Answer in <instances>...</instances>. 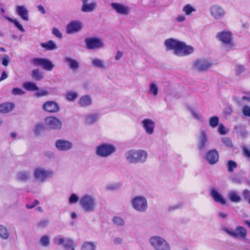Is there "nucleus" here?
Listing matches in <instances>:
<instances>
[{
    "mask_svg": "<svg viewBox=\"0 0 250 250\" xmlns=\"http://www.w3.org/2000/svg\"><path fill=\"white\" fill-rule=\"evenodd\" d=\"M164 44L167 51L173 50L174 54L180 57L188 55L194 51L192 46L172 38L165 40Z\"/></svg>",
    "mask_w": 250,
    "mask_h": 250,
    "instance_id": "nucleus-1",
    "label": "nucleus"
},
{
    "mask_svg": "<svg viewBox=\"0 0 250 250\" xmlns=\"http://www.w3.org/2000/svg\"><path fill=\"white\" fill-rule=\"evenodd\" d=\"M147 157V152L143 150H130L125 153L126 160L129 163H144Z\"/></svg>",
    "mask_w": 250,
    "mask_h": 250,
    "instance_id": "nucleus-2",
    "label": "nucleus"
},
{
    "mask_svg": "<svg viewBox=\"0 0 250 250\" xmlns=\"http://www.w3.org/2000/svg\"><path fill=\"white\" fill-rule=\"evenodd\" d=\"M151 245L156 250H169L170 247L166 241L161 237L152 236L149 240Z\"/></svg>",
    "mask_w": 250,
    "mask_h": 250,
    "instance_id": "nucleus-3",
    "label": "nucleus"
},
{
    "mask_svg": "<svg viewBox=\"0 0 250 250\" xmlns=\"http://www.w3.org/2000/svg\"><path fill=\"white\" fill-rule=\"evenodd\" d=\"M31 62L35 66H42L44 70L47 71H51L54 67L50 61L44 58H34L31 60Z\"/></svg>",
    "mask_w": 250,
    "mask_h": 250,
    "instance_id": "nucleus-4",
    "label": "nucleus"
},
{
    "mask_svg": "<svg viewBox=\"0 0 250 250\" xmlns=\"http://www.w3.org/2000/svg\"><path fill=\"white\" fill-rule=\"evenodd\" d=\"M80 204L85 211H91L94 210L96 203L94 199L91 196L84 195L81 198Z\"/></svg>",
    "mask_w": 250,
    "mask_h": 250,
    "instance_id": "nucleus-5",
    "label": "nucleus"
},
{
    "mask_svg": "<svg viewBox=\"0 0 250 250\" xmlns=\"http://www.w3.org/2000/svg\"><path fill=\"white\" fill-rule=\"evenodd\" d=\"M133 208L139 211H144L147 208L146 199L143 196H136L132 200Z\"/></svg>",
    "mask_w": 250,
    "mask_h": 250,
    "instance_id": "nucleus-6",
    "label": "nucleus"
},
{
    "mask_svg": "<svg viewBox=\"0 0 250 250\" xmlns=\"http://www.w3.org/2000/svg\"><path fill=\"white\" fill-rule=\"evenodd\" d=\"M116 148L113 145L103 144L97 147L96 153L101 157H107L115 152Z\"/></svg>",
    "mask_w": 250,
    "mask_h": 250,
    "instance_id": "nucleus-7",
    "label": "nucleus"
},
{
    "mask_svg": "<svg viewBox=\"0 0 250 250\" xmlns=\"http://www.w3.org/2000/svg\"><path fill=\"white\" fill-rule=\"evenodd\" d=\"M224 231L229 236L234 238H240L242 239H246L247 235L246 229L242 226H237L235 231H231L227 228Z\"/></svg>",
    "mask_w": 250,
    "mask_h": 250,
    "instance_id": "nucleus-8",
    "label": "nucleus"
},
{
    "mask_svg": "<svg viewBox=\"0 0 250 250\" xmlns=\"http://www.w3.org/2000/svg\"><path fill=\"white\" fill-rule=\"evenodd\" d=\"M53 175V172L51 170H46L44 168L38 167L35 169L34 176L35 177L42 181H44L47 178L51 177Z\"/></svg>",
    "mask_w": 250,
    "mask_h": 250,
    "instance_id": "nucleus-9",
    "label": "nucleus"
},
{
    "mask_svg": "<svg viewBox=\"0 0 250 250\" xmlns=\"http://www.w3.org/2000/svg\"><path fill=\"white\" fill-rule=\"evenodd\" d=\"M216 37L218 40L225 44H229L231 46L233 45L232 34L229 31H223L219 32L217 34Z\"/></svg>",
    "mask_w": 250,
    "mask_h": 250,
    "instance_id": "nucleus-10",
    "label": "nucleus"
},
{
    "mask_svg": "<svg viewBox=\"0 0 250 250\" xmlns=\"http://www.w3.org/2000/svg\"><path fill=\"white\" fill-rule=\"evenodd\" d=\"M195 67L200 71H205L209 69L212 63L207 60L199 59L194 62Z\"/></svg>",
    "mask_w": 250,
    "mask_h": 250,
    "instance_id": "nucleus-11",
    "label": "nucleus"
},
{
    "mask_svg": "<svg viewBox=\"0 0 250 250\" xmlns=\"http://www.w3.org/2000/svg\"><path fill=\"white\" fill-rule=\"evenodd\" d=\"M86 47L89 49H94L103 46L100 39L96 38H89L85 39Z\"/></svg>",
    "mask_w": 250,
    "mask_h": 250,
    "instance_id": "nucleus-12",
    "label": "nucleus"
},
{
    "mask_svg": "<svg viewBox=\"0 0 250 250\" xmlns=\"http://www.w3.org/2000/svg\"><path fill=\"white\" fill-rule=\"evenodd\" d=\"M46 124L51 129H59L62 127V123L54 116L47 117L45 119Z\"/></svg>",
    "mask_w": 250,
    "mask_h": 250,
    "instance_id": "nucleus-13",
    "label": "nucleus"
},
{
    "mask_svg": "<svg viewBox=\"0 0 250 250\" xmlns=\"http://www.w3.org/2000/svg\"><path fill=\"white\" fill-rule=\"evenodd\" d=\"M42 109L47 112L56 113L60 110V107L56 102L49 101L43 104Z\"/></svg>",
    "mask_w": 250,
    "mask_h": 250,
    "instance_id": "nucleus-14",
    "label": "nucleus"
},
{
    "mask_svg": "<svg viewBox=\"0 0 250 250\" xmlns=\"http://www.w3.org/2000/svg\"><path fill=\"white\" fill-rule=\"evenodd\" d=\"M211 16L215 19H219L223 18L225 12L224 10L218 5H214L210 8Z\"/></svg>",
    "mask_w": 250,
    "mask_h": 250,
    "instance_id": "nucleus-15",
    "label": "nucleus"
},
{
    "mask_svg": "<svg viewBox=\"0 0 250 250\" xmlns=\"http://www.w3.org/2000/svg\"><path fill=\"white\" fill-rule=\"evenodd\" d=\"M206 160L210 165L216 164L219 160V154L215 149L208 151L205 156Z\"/></svg>",
    "mask_w": 250,
    "mask_h": 250,
    "instance_id": "nucleus-16",
    "label": "nucleus"
},
{
    "mask_svg": "<svg viewBox=\"0 0 250 250\" xmlns=\"http://www.w3.org/2000/svg\"><path fill=\"white\" fill-rule=\"evenodd\" d=\"M82 29V24L79 21H72L66 26V33L73 34L80 31Z\"/></svg>",
    "mask_w": 250,
    "mask_h": 250,
    "instance_id": "nucleus-17",
    "label": "nucleus"
},
{
    "mask_svg": "<svg viewBox=\"0 0 250 250\" xmlns=\"http://www.w3.org/2000/svg\"><path fill=\"white\" fill-rule=\"evenodd\" d=\"M111 5L118 13L122 15H127L130 11V9L123 4L113 2Z\"/></svg>",
    "mask_w": 250,
    "mask_h": 250,
    "instance_id": "nucleus-18",
    "label": "nucleus"
},
{
    "mask_svg": "<svg viewBox=\"0 0 250 250\" xmlns=\"http://www.w3.org/2000/svg\"><path fill=\"white\" fill-rule=\"evenodd\" d=\"M56 147L60 150L66 151L70 149L72 146L71 142L63 140H58L56 142Z\"/></svg>",
    "mask_w": 250,
    "mask_h": 250,
    "instance_id": "nucleus-19",
    "label": "nucleus"
},
{
    "mask_svg": "<svg viewBox=\"0 0 250 250\" xmlns=\"http://www.w3.org/2000/svg\"><path fill=\"white\" fill-rule=\"evenodd\" d=\"M143 126L146 132L149 134H152L154 132L155 125L152 120L146 119L142 121Z\"/></svg>",
    "mask_w": 250,
    "mask_h": 250,
    "instance_id": "nucleus-20",
    "label": "nucleus"
},
{
    "mask_svg": "<svg viewBox=\"0 0 250 250\" xmlns=\"http://www.w3.org/2000/svg\"><path fill=\"white\" fill-rule=\"evenodd\" d=\"M16 11L23 20L25 21L29 20L28 11L24 6H17L16 7Z\"/></svg>",
    "mask_w": 250,
    "mask_h": 250,
    "instance_id": "nucleus-21",
    "label": "nucleus"
},
{
    "mask_svg": "<svg viewBox=\"0 0 250 250\" xmlns=\"http://www.w3.org/2000/svg\"><path fill=\"white\" fill-rule=\"evenodd\" d=\"M210 195L215 202L219 203L222 205H225L226 202L223 196L214 189H212L210 192Z\"/></svg>",
    "mask_w": 250,
    "mask_h": 250,
    "instance_id": "nucleus-22",
    "label": "nucleus"
},
{
    "mask_svg": "<svg viewBox=\"0 0 250 250\" xmlns=\"http://www.w3.org/2000/svg\"><path fill=\"white\" fill-rule=\"evenodd\" d=\"M65 242L64 247L67 249L70 250H75V243L72 239H67L65 240L63 238H60L58 239V244L59 245L62 244Z\"/></svg>",
    "mask_w": 250,
    "mask_h": 250,
    "instance_id": "nucleus-23",
    "label": "nucleus"
},
{
    "mask_svg": "<svg viewBox=\"0 0 250 250\" xmlns=\"http://www.w3.org/2000/svg\"><path fill=\"white\" fill-rule=\"evenodd\" d=\"M15 107V104L12 102H5L0 104V112L6 113L11 111Z\"/></svg>",
    "mask_w": 250,
    "mask_h": 250,
    "instance_id": "nucleus-24",
    "label": "nucleus"
},
{
    "mask_svg": "<svg viewBox=\"0 0 250 250\" xmlns=\"http://www.w3.org/2000/svg\"><path fill=\"white\" fill-rule=\"evenodd\" d=\"M79 103L82 107L87 106L92 104V99L89 95H84L80 98Z\"/></svg>",
    "mask_w": 250,
    "mask_h": 250,
    "instance_id": "nucleus-25",
    "label": "nucleus"
},
{
    "mask_svg": "<svg viewBox=\"0 0 250 250\" xmlns=\"http://www.w3.org/2000/svg\"><path fill=\"white\" fill-rule=\"evenodd\" d=\"M208 142V138L205 131H202L201 133L200 138L198 144V148L202 150Z\"/></svg>",
    "mask_w": 250,
    "mask_h": 250,
    "instance_id": "nucleus-26",
    "label": "nucleus"
},
{
    "mask_svg": "<svg viewBox=\"0 0 250 250\" xmlns=\"http://www.w3.org/2000/svg\"><path fill=\"white\" fill-rule=\"evenodd\" d=\"M96 5L97 3L95 2H93L90 3H87L86 2L83 3L81 10L84 12H92L96 8Z\"/></svg>",
    "mask_w": 250,
    "mask_h": 250,
    "instance_id": "nucleus-27",
    "label": "nucleus"
},
{
    "mask_svg": "<svg viewBox=\"0 0 250 250\" xmlns=\"http://www.w3.org/2000/svg\"><path fill=\"white\" fill-rule=\"evenodd\" d=\"M23 87L27 91H38L39 88L37 85L31 82H26L23 83Z\"/></svg>",
    "mask_w": 250,
    "mask_h": 250,
    "instance_id": "nucleus-28",
    "label": "nucleus"
},
{
    "mask_svg": "<svg viewBox=\"0 0 250 250\" xmlns=\"http://www.w3.org/2000/svg\"><path fill=\"white\" fill-rule=\"evenodd\" d=\"M65 61L69 63V66L71 69L76 70L79 67V63L76 60L68 57L65 58Z\"/></svg>",
    "mask_w": 250,
    "mask_h": 250,
    "instance_id": "nucleus-29",
    "label": "nucleus"
},
{
    "mask_svg": "<svg viewBox=\"0 0 250 250\" xmlns=\"http://www.w3.org/2000/svg\"><path fill=\"white\" fill-rule=\"evenodd\" d=\"M98 120V115L96 114H90L85 117L86 124L91 125L95 123Z\"/></svg>",
    "mask_w": 250,
    "mask_h": 250,
    "instance_id": "nucleus-30",
    "label": "nucleus"
},
{
    "mask_svg": "<svg viewBox=\"0 0 250 250\" xmlns=\"http://www.w3.org/2000/svg\"><path fill=\"white\" fill-rule=\"evenodd\" d=\"M31 76L36 81H40L43 79V75L40 72L39 69H34L32 71Z\"/></svg>",
    "mask_w": 250,
    "mask_h": 250,
    "instance_id": "nucleus-31",
    "label": "nucleus"
},
{
    "mask_svg": "<svg viewBox=\"0 0 250 250\" xmlns=\"http://www.w3.org/2000/svg\"><path fill=\"white\" fill-rule=\"evenodd\" d=\"M229 199L231 202L239 203L241 201V197L235 191H231L229 194Z\"/></svg>",
    "mask_w": 250,
    "mask_h": 250,
    "instance_id": "nucleus-32",
    "label": "nucleus"
},
{
    "mask_svg": "<svg viewBox=\"0 0 250 250\" xmlns=\"http://www.w3.org/2000/svg\"><path fill=\"white\" fill-rule=\"evenodd\" d=\"M82 250H95L96 246L93 242H85L82 246Z\"/></svg>",
    "mask_w": 250,
    "mask_h": 250,
    "instance_id": "nucleus-33",
    "label": "nucleus"
},
{
    "mask_svg": "<svg viewBox=\"0 0 250 250\" xmlns=\"http://www.w3.org/2000/svg\"><path fill=\"white\" fill-rule=\"evenodd\" d=\"M41 45L46 50H52L56 48V45L53 41L50 40L47 42L42 43Z\"/></svg>",
    "mask_w": 250,
    "mask_h": 250,
    "instance_id": "nucleus-34",
    "label": "nucleus"
},
{
    "mask_svg": "<svg viewBox=\"0 0 250 250\" xmlns=\"http://www.w3.org/2000/svg\"><path fill=\"white\" fill-rule=\"evenodd\" d=\"M0 236L4 239H7L9 237V233L6 228L1 225H0Z\"/></svg>",
    "mask_w": 250,
    "mask_h": 250,
    "instance_id": "nucleus-35",
    "label": "nucleus"
},
{
    "mask_svg": "<svg viewBox=\"0 0 250 250\" xmlns=\"http://www.w3.org/2000/svg\"><path fill=\"white\" fill-rule=\"evenodd\" d=\"M77 97V94L72 91L68 92L66 95V99L70 102L73 101Z\"/></svg>",
    "mask_w": 250,
    "mask_h": 250,
    "instance_id": "nucleus-36",
    "label": "nucleus"
},
{
    "mask_svg": "<svg viewBox=\"0 0 250 250\" xmlns=\"http://www.w3.org/2000/svg\"><path fill=\"white\" fill-rule=\"evenodd\" d=\"M36 91L37 92L35 93V96L37 97L46 96L49 95V92L46 89L42 88L41 90L39 89L38 91Z\"/></svg>",
    "mask_w": 250,
    "mask_h": 250,
    "instance_id": "nucleus-37",
    "label": "nucleus"
},
{
    "mask_svg": "<svg viewBox=\"0 0 250 250\" xmlns=\"http://www.w3.org/2000/svg\"><path fill=\"white\" fill-rule=\"evenodd\" d=\"M219 124V118L217 116L211 117L209 119V125L212 127H216Z\"/></svg>",
    "mask_w": 250,
    "mask_h": 250,
    "instance_id": "nucleus-38",
    "label": "nucleus"
},
{
    "mask_svg": "<svg viewBox=\"0 0 250 250\" xmlns=\"http://www.w3.org/2000/svg\"><path fill=\"white\" fill-rule=\"evenodd\" d=\"M237 165L236 163L232 160H229L228 162V170L229 172H232L234 168H236Z\"/></svg>",
    "mask_w": 250,
    "mask_h": 250,
    "instance_id": "nucleus-39",
    "label": "nucleus"
},
{
    "mask_svg": "<svg viewBox=\"0 0 250 250\" xmlns=\"http://www.w3.org/2000/svg\"><path fill=\"white\" fill-rule=\"evenodd\" d=\"M183 10L184 12H185L186 15H188L190 14L192 12L195 11V9L190 4H187L183 7Z\"/></svg>",
    "mask_w": 250,
    "mask_h": 250,
    "instance_id": "nucleus-40",
    "label": "nucleus"
},
{
    "mask_svg": "<svg viewBox=\"0 0 250 250\" xmlns=\"http://www.w3.org/2000/svg\"><path fill=\"white\" fill-rule=\"evenodd\" d=\"M18 179L21 181H26L28 178L29 175L28 173L26 172H21L19 173L18 175Z\"/></svg>",
    "mask_w": 250,
    "mask_h": 250,
    "instance_id": "nucleus-41",
    "label": "nucleus"
},
{
    "mask_svg": "<svg viewBox=\"0 0 250 250\" xmlns=\"http://www.w3.org/2000/svg\"><path fill=\"white\" fill-rule=\"evenodd\" d=\"M44 129L43 125L39 124L37 125L35 128V133L36 135H39Z\"/></svg>",
    "mask_w": 250,
    "mask_h": 250,
    "instance_id": "nucleus-42",
    "label": "nucleus"
},
{
    "mask_svg": "<svg viewBox=\"0 0 250 250\" xmlns=\"http://www.w3.org/2000/svg\"><path fill=\"white\" fill-rule=\"evenodd\" d=\"M41 243L42 245L44 247L47 246L49 244V238L46 235H44L41 239Z\"/></svg>",
    "mask_w": 250,
    "mask_h": 250,
    "instance_id": "nucleus-43",
    "label": "nucleus"
},
{
    "mask_svg": "<svg viewBox=\"0 0 250 250\" xmlns=\"http://www.w3.org/2000/svg\"><path fill=\"white\" fill-rule=\"evenodd\" d=\"M150 91L154 95L156 96L158 94V89L157 86L153 83H151L150 84Z\"/></svg>",
    "mask_w": 250,
    "mask_h": 250,
    "instance_id": "nucleus-44",
    "label": "nucleus"
},
{
    "mask_svg": "<svg viewBox=\"0 0 250 250\" xmlns=\"http://www.w3.org/2000/svg\"><path fill=\"white\" fill-rule=\"evenodd\" d=\"M25 93L21 89L15 87L12 89V94L14 95H22Z\"/></svg>",
    "mask_w": 250,
    "mask_h": 250,
    "instance_id": "nucleus-45",
    "label": "nucleus"
},
{
    "mask_svg": "<svg viewBox=\"0 0 250 250\" xmlns=\"http://www.w3.org/2000/svg\"><path fill=\"white\" fill-rule=\"evenodd\" d=\"M92 64L93 65L98 68H102L104 66L103 62L99 59H93Z\"/></svg>",
    "mask_w": 250,
    "mask_h": 250,
    "instance_id": "nucleus-46",
    "label": "nucleus"
},
{
    "mask_svg": "<svg viewBox=\"0 0 250 250\" xmlns=\"http://www.w3.org/2000/svg\"><path fill=\"white\" fill-rule=\"evenodd\" d=\"M113 221L117 226H122L124 224L123 219L119 217H114L113 218Z\"/></svg>",
    "mask_w": 250,
    "mask_h": 250,
    "instance_id": "nucleus-47",
    "label": "nucleus"
},
{
    "mask_svg": "<svg viewBox=\"0 0 250 250\" xmlns=\"http://www.w3.org/2000/svg\"><path fill=\"white\" fill-rule=\"evenodd\" d=\"M222 142L227 147H232L233 146L231 139L229 138H223Z\"/></svg>",
    "mask_w": 250,
    "mask_h": 250,
    "instance_id": "nucleus-48",
    "label": "nucleus"
},
{
    "mask_svg": "<svg viewBox=\"0 0 250 250\" xmlns=\"http://www.w3.org/2000/svg\"><path fill=\"white\" fill-rule=\"evenodd\" d=\"M0 60L2 64L5 66H7L10 62V59L8 56H1Z\"/></svg>",
    "mask_w": 250,
    "mask_h": 250,
    "instance_id": "nucleus-49",
    "label": "nucleus"
},
{
    "mask_svg": "<svg viewBox=\"0 0 250 250\" xmlns=\"http://www.w3.org/2000/svg\"><path fill=\"white\" fill-rule=\"evenodd\" d=\"M78 201L79 198L75 193L72 194L69 197V202L70 204L77 203Z\"/></svg>",
    "mask_w": 250,
    "mask_h": 250,
    "instance_id": "nucleus-50",
    "label": "nucleus"
},
{
    "mask_svg": "<svg viewBox=\"0 0 250 250\" xmlns=\"http://www.w3.org/2000/svg\"><path fill=\"white\" fill-rule=\"evenodd\" d=\"M52 34L54 36H55L56 37H57L59 39L62 38V34L58 28H55V27L53 28L52 30Z\"/></svg>",
    "mask_w": 250,
    "mask_h": 250,
    "instance_id": "nucleus-51",
    "label": "nucleus"
},
{
    "mask_svg": "<svg viewBox=\"0 0 250 250\" xmlns=\"http://www.w3.org/2000/svg\"><path fill=\"white\" fill-rule=\"evenodd\" d=\"M245 71V67L243 65H237L235 67V72L237 75H240Z\"/></svg>",
    "mask_w": 250,
    "mask_h": 250,
    "instance_id": "nucleus-52",
    "label": "nucleus"
},
{
    "mask_svg": "<svg viewBox=\"0 0 250 250\" xmlns=\"http://www.w3.org/2000/svg\"><path fill=\"white\" fill-rule=\"evenodd\" d=\"M242 152L243 155L248 158H250V149L246 146L242 148Z\"/></svg>",
    "mask_w": 250,
    "mask_h": 250,
    "instance_id": "nucleus-53",
    "label": "nucleus"
},
{
    "mask_svg": "<svg viewBox=\"0 0 250 250\" xmlns=\"http://www.w3.org/2000/svg\"><path fill=\"white\" fill-rule=\"evenodd\" d=\"M243 113L246 116L250 117V107L245 105L243 108Z\"/></svg>",
    "mask_w": 250,
    "mask_h": 250,
    "instance_id": "nucleus-54",
    "label": "nucleus"
},
{
    "mask_svg": "<svg viewBox=\"0 0 250 250\" xmlns=\"http://www.w3.org/2000/svg\"><path fill=\"white\" fill-rule=\"evenodd\" d=\"M242 195L244 199H249L250 198V191L248 189L244 190L242 192Z\"/></svg>",
    "mask_w": 250,
    "mask_h": 250,
    "instance_id": "nucleus-55",
    "label": "nucleus"
},
{
    "mask_svg": "<svg viewBox=\"0 0 250 250\" xmlns=\"http://www.w3.org/2000/svg\"><path fill=\"white\" fill-rule=\"evenodd\" d=\"M13 23L20 31L22 32H24L25 31L24 29L22 27V25L19 22L18 20H16Z\"/></svg>",
    "mask_w": 250,
    "mask_h": 250,
    "instance_id": "nucleus-56",
    "label": "nucleus"
},
{
    "mask_svg": "<svg viewBox=\"0 0 250 250\" xmlns=\"http://www.w3.org/2000/svg\"><path fill=\"white\" fill-rule=\"evenodd\" d=\"M39 203L40 202L38 200H35L34 202L32 204H26V207L27 208L31 209L39 205Z\"/></svg>",
    "mask_w": 250,
    "mask_h": 250,
    "instance_id": "nucleus-57",
    "label": "nucleus"
},
{
    "mask_svg": "<svg viewBox=\"0 0 250 250\" xmlns=\"http://www.w3.org/2000/svg\"><path fill=\"white\" fill-rule=\"evenodd\" d=\"M191 114L192 116L196 120H201V116L197 113L196 112H195L194 110H192L191 111Z\"/></svg>",
    "mask_w": 250,
    "mask_h": 250,
    "instance_id": "nucleus-58",
    "label": "nucleus"
},
{
    "mask_svg": "<svg viewBox=\"0 0 250 250\" xmlns=\"http://www.w3.org/2000/svg\"><path fill=\"white\" fill-rule=\"evenodd\" d=\"M219 133L222 135H224L226 133V131L225 126L223 125H220L218 127Z\"/></svg>",
    "mask_w": 250,
    "mask_h": 250,
    "instance_id": "nucleus-59",
    "label": "nucleus"
},
{
    "mask_svg": "<svg viewBox=\"0 0 250 250\" xmlns=\"http://www.w3.org/2000/svg\"><path fill=\"white\" fill-rule=\"evenodd\" d=\"M7 77L8 76L6 72L4 71H3L1 74V77H0V82L6 79L7 78Z\"/></svg>",
    "mask_w": 250,
    "mask_h": 250,
    "instance_id": "nucleus-60",
    "label": "nucleus"
},
{
    "mask_svg": "<svg viewBox=\"0 0 250 250\" xmlns=\"http://www.w3.org/2000/svg\"><path fill=\"white\" fill-rule=\"evenodd\" d=\"M176 20L179 22H183L185 20V17L183 15H180L176 18Z\"/></svg>",
    "mask_w": 250,
    "mask_h": 250,
    "instance_id": "nucleus-61",
    "label": "nucleus"
},
{
    "mask_svg": "<svg viewBox=\"0 0 250 250\" xmlns=\"http://www.w3.org/2000/svg\"><path fill=\"white\" fill-rule=\"evenodd\" d=\"M114 242L115 244H120L123 242V239L121 238H116L114 239Z\"/></svg>",
    "mask_w": 250,
    "mask_h": 250,
    "instance_id": "nucleus-62",
    "label": "nucleus"
},
{
    "mask_svg": "<svg viewBox=\"0 0 250 250\" xmlns=\"http://www.w3.org/2000/svg\"><path fill=\"white\" fill-rule=\"evenodd\" d=\"M123 56V53L120 51H118L115 56L116 60H119Z\"/></svg>",
    "mask_w": 250,
    "mask_h": 250,
    "instance_id": "nucleus-63",
    "label": "nucleus"
},
{
    "mask_svg": "<svg viewBox=\"0 0 250 250\" xmlns=\"http://www.w3.org/2000/svg\"><path fill=\"white\" fill-rule=\"evenodd\" d=\"M38 9L42 14H44L45 13V11L42 5H38Z\"/></svg>",
    "mask_w": 250,
    "mask_h": 250,
    "instance_id": "nucleus-64",
    "label": "nucleus"
}]
</instances>
